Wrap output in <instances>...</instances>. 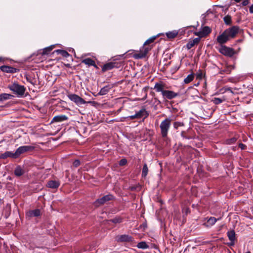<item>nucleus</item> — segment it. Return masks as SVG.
I'll use <instances>...</instances> for the list:
<instances>
[{
	"instance_id": "dca6fc26",
	"label": "nucleus",
	"mask_w": 253,
	"mask_h": 253,
	"mask_svg": "<svg viewBox=\"0 0 253 253\" xmlns=\"http://www.w3.org/2000/svg\"><path fill=\"white\" fill-rule=\"evenodd\" d=\"M138 119L144 117V118H147L149 116V113L145 108H142L139 111L136 112Z\"/></svg>"
},
{
	"instance_id": "c85d7f7f",
	"label": "nucleus",
	"mask_w": 253,
	"mask_h": 253,
	"mask_svg": "<svg viewBox=\"0 0 253 253\" xmlns=\"http://www.w3.org/2000/svg\"><path fill=\"white\" fill-rule=\"evenodd\" d=\"M167 37L169 39H173L177 35V32L176 31L169 32L166 33Z\"/></svg>"
},
{
	"instance_id": "c9c22d12",
	"label": "nucleus",
	"mask_w": 253,
	"mask_h": 253,
	"mask_svg": "<svg viewBox=\"0 0 253 253\" xmlns=\"http://www.w3.org/2000/svg\"><path fill=\"white\" fill-rule=\"evenodd\" d=\"M237 140L236 138L233 137L226 140V143L227 144H231L234 143Z\"/></svg>"
},
{
	"instance_id": "09e8293b",
	"label": "nucleus",
	"mask_w": 253,
	"mask_h": 253,
	"mask_svg": "<svg viewBox=\"0 0 253 253\" xmlns=\"http://www.w3.org/2000/svg\"><path fill=\"white\" fill-rule=\"evenodd\" d=\"M2 60V58L0 57V61Z\"/></svg>"
},
{
	"instance_id": "7c9ffc66",
	"label": "nucleus",
	"mask_w": 253,
	"mask_h": 253,
	"mask_svg": "<svg viewBox=\"0 0 253 253\" xmlns=\"http://www.w3.org/2000/svg\"><path fill=\"white\" fill-rule=\"evenodd\" d=\"M137 247L139 249H146L148 248V246L145 242H141L138 243Z\"/></svg>"
},
{
	"instance_id": "58836bf2",
	"label": "nucleus",
	"mask_w": 253,
	"mask_h": 253,
	"mask_svg": "<svg viewBox=\"0 0 253 253\" xmlns=\"http://www.w3.org/2000/svg\"><path fill=\"white\" fill-rule=\"evenodd\" d=\"M127 163V161L126 159H123L119 162V165L121 166H125Z\"/></svg>"
},
{
	"instance_id": "bb28decb",
	"label": "nucleus",
	"mask_w": 253,
	"mask_h": 253,
	"mask_svg": "<svg viewBox=\"0 0 253 253\" xmlns=\"http://www.w3.org/2000/svg\"><path fill=\"white\" fill-rule=\"evenodd\" d=\"M194 76L193 74L188 75L187 76V77L186 78H185L184 80V83L186 84H189V83H190L191 81H193V80L194 79Z\"/></svg>"
},
{
	"instance_id": "4be33fe9",
	"label": "nucleus",
	"mask_w": 253,
	"mask_h": 253,
	"mask_svg": "<svg viewBox=\"0 0 253 253\" xmlns=\"http://www.w3.org/2000/svg\"><path fill=\"white\" fill-rule=\"evenodd\" d=\"M0 69L2 72L6 73H13L15 70L14 68L8 66H2Z\"/></svg>"
},
{
	"instance_id": "ea45409f",
	"label": "nucleus",
	"mask_w": 253,
	"mask_h": 253,
	"mask_svg": "<svg viewBox=\"0 0 253 253\" xmlns=\"http://www.w3.org/2000/svg\"><path fill=\"white\" fill-rule=\"evenodd\" d=\"M80 165V161L79 160H76L73 163V166L75 167H78Z\"/></svg>"
},
{
	"instance_id": "a211bd4d",
	"label": "nucleus",
	"mask_w": 253,
	"mask_h": 253,
	"mask_svg": "<svg viewBox=\"0 0 253 253\" xmlns=\"http://www.w3.org/2000/svg\"><path fill=\"white\" fill-rule=\"evenodd\" d=\"M116 63L114 62H109L104 64L102 67L103 71H106L108 70H110L115 67H116Z\"/></svg>"
},
{
	"instance_id": "e433bc0d",
	"label": "nucleus",
	"mask_w": 253,
	"mask_h": 253,
	"mask_svg": "<svg viewBox=\"0 0 253 253\" xmlns=\"http://www.w3.org/2000/svg\"><path fill=\"white\" fill-rule=\"evenodd\" d=\"M52 49V48L51 47H48L44 48L43 50L42 54H48L49 53V52L51 51Z\"/></svg>"
},
{
	"instance_id": "a19ab883",
	"label": "nucleus",
	"mask_w": 253,
	"mask_h": 253,
	"mask_svg": "<svg viewBox=\"0 0 253 253\" xmlns=\"http://www.w3.org/2000/svg\"><path fill=\"white\" fill-rule=\"evenodd\" d=\"M127 118H129L131 120H133V119H138V117L136 113H135L133 115H131V116H129L127 117Z\"/></svg>"
},
{
	"instance_id": "8fccbe9b",
	"label": "nucleus",
	"mask_w": 253,
	"mask_h": 253,
	"mask_svg": "<svg viewBox=\"0 0 253 253\" xmlns=\"http://www.w3.org/2000/svg\"><path fill=\"white\" fill-rule=\"evenodd\" d=\"M188 211H189V210H188V209H187V210H186V213H187V212H188Z\"/></svg>"
},
{
	"instance_id": "cd10ccee",
	"label": "nucleus",
	"mask_w": 253,
	"mask_h": 253,
	"mask_svg": "<svg viewBox=\"0 0 253 253\" xmlns=\"http://www.w3.org/2000/svg\"><path fill=\"white\" fill-rule=\"evenodd\" d=\"M225 98H220L217 97H214L212 99V101L213 103L216 105L219 104L221 103L222 102L225 101Z\"/></svg>"
},
{
	"instance_id": "c756f323",
	"label": "nucleus",
	"mask_w": 253,
	"mask_h": 253,
	"mask_svg": "<svg viewBox=\"0 0 253 253\" xmlns=\"http://www.w3.org/2000/svg\"><path fill=\"white\" fill-rule=\"evenodd\" d=\"M148 168L147 167V166L146 164H145L143 166L142 171V177H146V175L148 174Z\"/></svg>"
},
{
	"instance_id": "ddd939ff",
	"label": "nucleus",
	"mask_w": 253,
	"mask_h": 253,
	"mask_svg": "<svg viewBox=\"0 0 253 253\" xmlns=\"http://www.w3.org/2000/svg\"><path fill=\"white\" fill-rule=\"evenodd\" d=\"M15 154V152H12L11 151H6L4 153H2L0 155V158L5 159L8 157H10L13 159H16L17 158Z\"/></svg>"
},
{
	"instance_id": "f3484780",
	"label": "nucleus",
	"mask_w": 253,
	"mask_h": 253,
	"mask_svg": "<svg viewBox=\"0 0 253 253\" xmlns=\"http://www.w3.org/2000/svg\"><path fill=\"white\" fill-rule=\"evenodd\" d=\"M60 185V182L57 180L49 181L47 184V186L52 189L57 188Z\"/></svg>"
},
{
	"instance_id": "39448f33",
	"label": "nucleus",
	"mask_w": 253,
	"mask_h": 253,
	"mask_svg": "<svg viewBox=\"0 0 253 253\" xmlns=\"http://www.w3.org/2000/svg\"><path fill=\"white\" fill-rule=\"evenodd\" d=\"M35 149V147L32 146L30 145H25V146H20L19 148H18L15 152V155L16 156V158H18L20 155L27 152L28 151H31Z\"/></svg>"
},
{
	"instance_id": "37998d69",
	"label": "nucleus",
	"mask_w": 253,
	"mask_h": 253,
	"mask_svg": "<svg viewBox=\"0 0 253 253\" xmlns=\"http://www.w3.org/2000/svg\"><path fill=\"white\" fill-rule=\"evenodd\" d=\"M239 146L240 148H241L242 149H244L245 148V145L242 144V143H240L239 145Z\"/></svg>"
},
{
	"instance_id": "f257e3e1",
	"label": "nucleus",
	"mask_w": 253,
	"mask_h": 253,
	"mask_svg": "<svg viewBox=\"0 0 253 253\" xmlns=\"http://www.w3.org/2000/svg\"><path fill=\"white\" fill-rule=\"evenodd\" d=\"M239 26H233L226 29L221 34L217 36L216 39L217 42L221 44L218 51L221 54L224 56L231 57L236 53L233 48L223 44L230 39L234 38L239 33Z\"/></svg>"
},
{
	"instance_id": "393cba45",
	"label": "nucleus",
	"mask_w": 253,
	"mask_h": 253,
	"mask_svg": "<svg viewBox=\"0 0 253 253\" xmlns=\"http://www.w3.org/2000/svg\"><path fill=\"white\" fill-rule=\"evenodd\" d=\"M0 95L1 102H2L4 100L10 99L12 97H13V95H12L10 94L5 93L0 94Z\"/></svg>"
},
{
	"instance_id": "a18cd8bd",
	"label": "nucleus",
	"mask_w": 253,
	"mask_h": 253,
	"mask_svg": "<svg viewBox=\"0 0 253 253\" xmlns=\"http://www.w3.org/2000/svg\"><path fill=\"white\" fill-rule=\"evenodd\" d=\"M249 10L251 13H253V4L250 6Z\"/></svg>"
},
{
	"instance_id": "c03bdc74",
	"label": "nucleus",
	"mask_w": 253,
	"mask_h": 253,
	"mask_svg": "<svg viewBox=\"0 0 253 253\" xmlns=\"http://www.w3.org/2000/svg\"><path fill=\"white\" fill-rule=\"evenodd\" d=\"M181 136L184 138H186V139H189V138L188 137H186L185 135H184V131H182L181 132Z\"/></svg>"
},
{
	"instance_id": "4468645a",
	"label": "nucleus",
	"mask_w": 253,
	"mask_h": 253,
	"mask_svg": "<svg viewBox=\"0 0 253 253\" xmlns=\"http://www.w3.org/2000/svg\"><path fill=\"white\" fill-rule=\"evenodd\" d=\"M227 236L230 241L229 245L233 246L235 244V232L234 230H231L227 232Z\"/></svg>"
},
{
	"instance_id": "2eb2a0df",
	"label": "nucleus",
	"mask_w": 253,
	"mask_h": 253,
	"mask_svg": "<svg viewBox=\"0 0 253 253\" xmlns=\"http://www.w3.org/2000/svg\"><path fill=\"white\" fill-rule=\"evenodd\" d=\"M200 41V38H196L192 40H191L188 42L186 44V47L188 49H191L192 47H193L195 44H198Z\"/></svg>"
},
{
	"instance_id": "1a4fd4ad",
	"label": "nucleus",
	"mask_w": 253,
	"mask_h": 253,
	"mask_svg": "<svg viewBox=\"0 0 253 253\" xmlns=\"http://www.w3.org/2000/svg\"><path fill=\"white\" fill-rule=\"evenodd\" d=\"M113 196L111 195H105L102 198L97 199L95 201V205L96 206H99L100 205H103L105 204L106 202L109 201L112 199Z\"/></svg>"
},
{
	"instance_id": "de8ad7c7",
	"label": "nucleus",
	"mask_w": 253,
	"mask_h": 253,
	"mask_svg": "<svg viewBox=\"0 0 253 253\" xmlns=\"http://www.w3.org/2000/svg\"><path fill=\"white\" fill-rule=\"evenodd\" d=\"M237 2H239L241 1V0H235Z\"/></svg>"
},
{
	"instance_id": "b1692460",
	"label": "nucleus",
	"mask_w": 253,
	"mask_h": 253,
	"mask_svg": "<svg viewBox=\"0 0 253 253\" xmlns=\"http://www.w3.org/2000/svg\"><path fill=\"white\" fill-rule=\"evenodd\" d=\"M82 63H84L86 65H87L89 66H95V63L94 61L90 58H87L84 59L82 61Z\"/></svg>"
},
{
	"instance_id": "2f4dec72",
	"label": "nucleus",
	"mask_w": 253,
	"mask_h": 253,
	"mask_svg": "<svg viewBox=\"0 0 253 253\" xmlns=\"http://www.w3.org/2000/svg\"><path fill=\"white\" fill-rule=\"evenodd\" d=\"M224 21L227 25H229L231 23V18L230 16L227 15L224 17Z\"/></svg>"
},
{
	"instance_id": "f704fd0d",
	"label": "nucleus",
	"mask_w": 253,
	"mask_h": 253,
	"mask_svg": "<svg viewBox=\"0 0 253 253\" xmlns=\"http://www.w3.org/2000/svg\"><path fill=\"white\" fill-rule=\"evenodd\" d=\"M184 125L183 123L179 122H175L173 123V127L175 129H177L179 127Z\"/></svg>"
},
{
	"instance_id": "9d476101",
	"label": "nucleus",
	"mask_w": 253,
	"mask_h": 253,
	"mask_svg": "<svg viewBox=\"0 0 253 253\" xmlns=\"http://www.w3.org/2000/svg\"><path fill=\"white\" fill-rule=\"evenodd\" d=\"M117 240L122 242H131L133 241V238L128 235H122L117 237Z\"/></svg>"
},
{
	"instance_id": "20e7f679",
	"label": "nucleus",
	"mask_w": 253,
	"mask_h": 253,
	"mask_svg": "<svg viewBox=\"0 0 253 253\" xmlns=\"http://www.w3.org/2000/svg\"><path fill=\"white\" fill-rule=\"evenodd\" d=\"M68 97L71 101L74 102L78 106L90 103V101L86 102L76 94H69L68 95Z\"/></svg>"
},
{
	"instance_id": "f8f14e48",
	"label": "nucleus",
	"mask_w": 253,
	"mask_h": 253,
	"mask_svg": "<svg viewBox=\"0 0 253 253\" xmlns=\"http://www.w3.org/2000/svg\"><path fill=\"white\" fill-rule=\"evenodd\" d=\"M68 118L65 115H60L53 117L51 123H60L68 120Z\"/></svg>"
},
{
	"instance_id": "423d86ee",
	"label": "nucleus",
	"mask_w": 253,
	"mask_h": 253,
	"mask_svg": "<svg viewBox=\"0 0 253 253\" xmlns=\"http://www.w3.org/2000/svg\"><path fill=\"white\" fill-rule=\"evenodd\" d=\"M151 49V48L150 46L144 45V46L140 49L139 53H136L134 55V58L136 59H140L145 57Z\"/></svg>"
},
{
	"instance_id": "603ef678",
	"label": "nucleus",
	"mask_w": 253,
	"mask_h": 253,
	"mask_svg": "<svg viewBox=\"0 0 253 253\" xmlns=\"http://www.w3.org/2000/svg\"><path fill=\"white\" fill-rule=\"evenodd\" d=\"M250 253V252H247V253Z\"/></svg>"
},
{
	"instance_id": "473e14b6",
	"label": "nucleus",
	"mask_w": 253,
	"mask_h": 253,
	"mask_svg": "<svg viewBox=\"0 0 253 253\" xmlns=\"http://www.w3.org/2000/svg\"><path fill=\"white\" fill-rule=\"evenodd\" d=\"M156 39V37H152L149 39H148L144 43V45H147L148 44L153 42Z\"/></svg>"
},
{
	"instance_id": "7ed1b4c3",
	"label": "nucleus",
	"mask_w": 253,
	"mask_h": 253,
	"mask_svg": "<svg viewBox=\"0 0 253 253\" xmlns=\"http://www.w3.org/2000/svg\"><path fill=\"white\" fill-rule=\"evenodd\" d=\"M171 125V120L169 118H166L163 121L160 125L161 133L163 138L167 137L168 131L170 128Z\"/></svg>"
},
{
	"instance_id": "a878e982",
	"label": "nucleus",
	"mask_w": 253,
	"mask_h": 253,
	"mask_svg": "<svg viewBox=\"0 0 253 253\" xmlns=\"http://www.w3.org/2000/svg\"><path fill=\"white\" fill-rule=\"evenodd\" d=\"M55 52L61 55L63 57H67L69 56V54L66 50L57 49L55 50Z\"/></svg>"
},
{
	"instance_id": "5701e85b",
	"label": "nucleus",
	"mask_w": 253,
	"mask_h": 253,
	"mask_svg": "<svg viewBox=\"0 0 253 253\" xmlns=\"http://www.w3.org/2000/svg\"><path fill=\"white\" fill-rule=\"evenodd\" d=\"M111 89L110 85H106L101 88L100 91L98 92V95H104L106 94Z\"/></svg>"
},
{
	"instance_id": "6ab92c4d",
	"label": "nucleus",
	"mask_w": 253,
	"mask_h": 253,
	"mask_svg": "<svg viewBox=\"0 0 253 253\" xmlns=\"http://www.w3.org/2000/svg\"><path fill=\"white\" fill-rule=\"evenodd\" d=\"M154 89H155L157 92H161L162 94L163 92L165 91V90H164V84L162 83H156Z\"/></svg>"
},
{
	"instance_id": "79ce46f5",
	"label": "nucleus",
	"mask_w": 253,
	"mask_h": 253,
	"mask_svg": "<svg viewBox=\"0 0 253 253\" xmlns=\"http://www.w3.org/2000/svg\"><path fill=\"white\" fill-rule=\"evenodd\" d=\"M249 3V0H244L242 1V5L243 6L247 5Z\"/></svg>"
},
{
	"instance_id": "0eeeda50",
	"label": "nucleus",
	"mask_w": 253,
	"mask_h": 253,
	"mask_svg": "<svg viewBox=\"0 0 253 253\" xmlns=\"http://www.w3.org/2000/svg\"><path fill=\"white\" fill-rule=\"evenodd\" d=\"M211 32V29L209 27L205 26L201 28L199 31L195 33V35L199 37H204L207 36Z\"/></svg>"
},
{
	"instance_id": "4c0bfd02",
	"label": "nucleus",
	"mask_w": 253,
	"mask_h": 253,
	"mask_svg": "<svg viewBox=\"0 0 253 253\" xmlns=\"http://www.w3.org/2000/svg\"><path fill=\"white\" fill-rule=\"evenodd\" d=\"M52 49V48L51 47H48L44 48L43 50L42 54H48L49 53V52L51 51Z\"/></svg>"
},
{
	"instance_id": "9b49d317",
	"label": "nucleus",
	"mask_w": 253,
	"mask_h": 253,
	"mask_svg": "<svg viewBox=\"0 0 253 253\" xmlns=\"http://www.w3.org/2000/svg\"><path fill=\"white\" fill-rule=\"evenodd\" d=\"M40 215L41 211L39 209L29 211L26 213V216L28 218H31L32 217H38L40 216Z\"/></svg>"
},
{
	"instance_id": "72a5a7b5",
	"label": "nucleus",
	"mask_w": 253,
	"mask_h": 253,
	"mask_svg": "<svg viewBox=\"0 0 253 253\" xmlns=\"http://www.w3.org/2000/svg\"><path fill=\"white\" fill-rule=\"evenodd\" d=\"M112 222L114 223H121L122 221V218L120 217H116L111 220Z\"/></svg>"
},
{
	"instance_id": "6e6552de",
	"label": "nucleus",
	"mask_w": 253,
	"mask_h": 253,
	"mask_svg": "<svg viewBox=\"0 0 253 253\" xmlns=\"http://www.w3.org/2000/svg\"><path fill=\"white\" fill-rule=\"evenodd\" d=\"M162 95L164 98L170 100L177 96L178 95V93H175L171 90H165V91L163 92Z\"/></svg>"
},
{
	"instance_id": "412c9836",
	"label": "nucleus",
	"mask_w": 253,
	"mask_h": 253,
	"mask_svg": "<svg viewBox=\"0 0 253 253\" xmlns=\"http://www.w3.org/2000/svg\"><path fill=\"white\" fill-rule=\"evenodd\" d=\"M221 219V217L217 219H216L214 217H211L208 220L207 224V225L206 224H204L207 226H211L213 225L217 220H220Z\"/></svg>"
},
{
	"instance_id": "f03ea898",
	"label": "nucleus",
	"mask_w": 253,
	"mask_h": 253,
	"mask_svg": "<svg viewBox=\"0 0 253 253\" xmlns=\"http://www.w3.org/2000/svg\"><path fill=\"white\" fill-rule=\"evenodd\" d=\"M7 88L16 95L17 97L22 98L24 97L26 90V87L17 82H15L9 84Z\"/></svg>"
},
{
	"instance_id": "49530a36",
	"label": "nucleus",
	"mask_w": 253,
	"mask_h": 253,
	"mask_svg": "<svg viewBox=\"0 0 253 253\" xmlns=\"http://www.w3.org/2000/svg\"><path fill=\"white\" fill-rule=\"evenodd\" d=\"M225 91H230V92H232V91L231 88L230 87L225 88Z\"/></svg>"
},
{
	"instance_id": "3c124183",
	"label": "nucleus",
	"mask_w": 253,
	"mask_h": 253,
	"mask_svg": "<svg viewBox=\"0 0 253 253\" xmlns=\"http://www.w3.org/2000/svg\"><path fill=\"white\" fill-rule=\"evenodd\" d=\"M201 77V75H198V77Z\"/></svg>"
},
{
	"instance_id": "aec40b11",
	"label": "nucleus",
	"mask_w": 253,
	"mask_h": 253,
	"mask_svg": "<svg viewBox=\"0 0 253 253\" xmlns=\"http://www.w3.org/2000/svg\"><path fill=\"white\" fill-rule=\"evenodd\" d=\"M24 170L20 166L16 167L14 170V174L16 176H20L24 174Z\"/></svg>"
}]
</instances>
